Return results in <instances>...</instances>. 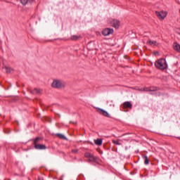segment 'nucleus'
Here are the masks:
<instances>
[{
	"instance_id": "nucleus-1",
	"label": "nucleus",
	"mask_w": 180,
	"mask_h": 180,
	"mask_svg": "<svg viewBox=\"0 0 180 180\" xmlns=\"http://www.w3.org/2000/svg\"><path fill=\"white\" fill-rule=\"evenodd\" d=\"M66 85L65 82L57 79H53L51 83V87L55 89H63V88H65Z\"/></svg>"
},
{
	"instance_id": "nucleus-2",
	"label": "nucleus",
	"mask_w": 180,
	"mask_h": 180,
	"mask_svg": "<svg viewBox=\"0 0 180 180\" xmlns=\"http://www.w3.org/2000/svg\"><path fill=\"white\" fill-rule=\"evenodd\" d=\"M155 65L156 68H158V70H161L162 71H163V70H166V68H167L168 67V65L167 64V60H165V59L164 58H160L155 63Z\"/></svg>"
},
{
	"instance_id": "nucleus-3",
	"label": "nucleus",
	"mask_w": 180,
	"mask_h": 180,
	"mask_svg": "<svg viewBox=\"0 0 180 180\" xmlns=\"http://www.w3.org/2000/svg\"><path fill=\"white\" fill-rule=\"evenodd\" d=\"M113 29L105 28L103 30L102 34L103 36H110V34H113Z\"/></svg>"
},
{
	"instance_id": "nucleus-4",
	"label": "nucleus",
	"mask_w": 180,
	"mask_h": 180,
	"mask_svg": "<svg viewBox=\"0 0 180 180\" xmlns=\"http://www.w3.org/2000/svg\"><path fill=\"white\" fill-rule=\"evenodd\" d=\"M110 25L113 27H115V29H119V27L120 26V21H119V20L114 19L110 22Z\"/></svg>"
},
{
	"instance_id": "nucleus-5",
	"label": "nucleus",
	"mask_w": 180,
	"mask_h": 180,
	"mask_svg": "<svg viewBox=\"0 0 180 180\" xmlns=\"http://www.w3.org/2000/svg\"><path fill=\"white\" fill-rule=\"evenodd\" d=\"M123 109H131L133 108V104L130 101H125L122 104Z\"/></svg>"
},
{
	"instance_id": "nucleus-6",
	"label": "nucleus",
	"mask_w": 180,
	"mask_h": 180,
	"mask_svg": "<svg viewBox=\"0 0 180 180\" xmlns=\"http://www.w3.org/2000/svg\"><path fill=\"white\" fill-rule=\"evenodd\" d=\"M41 141H43V139H41V137H37L36 139H34L33 140L34 147H35L36 146L40 144L41 143Z\"/></svg>"
},
{
	"instance_id": "nucleus-7",
	"label": "nucleus",
	"mask_w": 180,
	"mask_h": 180,
	"mask_svg": "<svg viewBox=\"0 0 180 180\" xmlns=\"http://www.w3.org/2000/svg\"><path fill=\"white\" fill-rule=\"evenodd\" d=\"M98 112L100 113V115H102L103 116H105V117H109V112H108L107 111L102 110L101 108H98L97 110Z\"/></svg>"
},
{
	"instance_id": "nucleus-8",
	"label": "nucleus",
	"mask_w": 180,
	"mask_h": 180,
	"mask_svg": "<svg viewBox=\"0 0 180 180\" xmlns=\"http://www.w3.org/2000/svg\"><path fill=\"white\" fill-rule=\"evenodd\" d=\"M81 39H82L81 35H72L70 40H72V41H77V40H81Z\"/></svg>"
},
{
	"instance_id": "nucleus-9",
	"label": "nucleus",
	"mask_w": 180,
	"mask_h": 180,
	"mask_svg": "<svg viewBox=\"0 0 180 180\" xmlns=\"http://www.w3.org/2000/svg\"><path fill=\"white\" fill-rule=\"evenodd\" d=\"M155 13L159 19H165V16H167V14H165L164 12L156 11Z\"/></svg>"
},
{
	"instance_id": "nucleus-10",
	"label": "nucleus",
	"mask_w": 180,
	"mask_h": 180,
	"mask_svg": "<svg viewBox=\"0 0 180 180\" xmlns=\"http://www.w3.org/2000/svg\"><path fill=\"white\" fill-rule=\"evenodd\" d=\"M35 150H46V148H47V147H46V145H43V144H38V145H35V146H34Z\"/></svg>"
},
{
	"instance_id": "nucleus-11",
	"label": "nucleus",
	"mask_w": 180,
	"mask_h": 180,
	"mask_svg": "<svg viewBox=\"0 0 180 180\" xmlns=\"http://www.w3.org/2000/svg\"><path fill=\"white\" fill-rule=\"evenodd\" d=\"M99 158L94 155H91V162H96V164H99Z\"/></svg>"
},
{
	"instance_id": "nucleus-12",
	"label": "nucleus",
	"mask_w": 180,
	"mask_h": 180,
	"mask_svg": "<svg viewBox=\"0 0 180 180\" xmlns=\"http://www.w3.org/2000/svg\"><path fill=\"white\" fill-rule=\"evenodd\" d=\"M173 49L175 50V51H177V53H180V45L177 42L174 43Z\"/></svg>"
},
{
	"instance_id": "nucleus-13",
	"label": "nucleus",
	"mask_w": 180,
	"mask_h": 180,
	"mask_svg": "<svg viewBox=\"0 0 180 180\" xmlns=\"http://www.w3.org/2000/svg\"><path fill=\"white\" fill-rule=\"evenodd\" d=\"M147 44H149V46H158L157 41H151L150 39L147 41Z\"/></svg>"
},
{
	"instance_id": "nucleus-14",
	"label": "nucleus",
	"mask_w": 180,
	"mask_h": 180,
	"mask_svg": "<svg viewBox=\"0 0 180 180\" xmlns=\"http://www.w3.org/2000/svg\"><path fill=\"white\" fill-rule=\"evenodd\" d=\"M143 158L144 160L145 165H148V164H150V160L148 159V157L147 155H143Z\"/></svg>"
},
{
	"instance_id": "nucleus-15",
	"label": "nucleus",
	"mask_w": 180,
	"mask_h": 180,
	"mask_svg": "<svg viewBox=\"0 0 180 180\" xmlns=\"http://www.w3.org/2000/svg\"><path fill=\"white\" fill-rule=\"evenodd\" d=\"M102 139H97L94 140V143L96 146H102Z\"/></svg>"
},
{
	"instance_id": "nucleus-16",
	"label": "nucleus",
	"mask_w": 180,
	"mask_h": 180,
	"mask_svg": "<svg viewBox=\"0 0 180 180\" xmlns=\"http://www.w3.org/2000/svg\"><path fill=\"white\" fill-rule=\"evenodd\" d=\"M56 137H58V139H61L62 140H67V138L61 134H56Z\"/></svg>"
},
{
	"instance_id": "nucleus-17",
	"label": "nucleus",
	"mask_w": 180,
	"mask_h": 180,
	"mask_svg": "<svg viewBox=\"0 0 180 180\" xmlns=\"http://www.w3.org/2000/svg\"><path fill=\"white\" fill-rule=\"evenodd\" d=\"M5 69L6 70L7 74H11V72L13 71V69H12V68H10V67H8V66H6Z\"/></svg>"
},
{
	"instance_id": "nucleus-18",
	"label": "nucleus",
	"mask_w": 180,
	"mask_h": 180,
	"mask_svg": "<svg viewBox=\"0 0 180 180\" xmlns=\"http://www.w3.org/2000/svg\"><path fill=\"white\" fill-rule=\"evenodd\" d=\"M120 140H112L113 144H116V146H122V143H120Z\"/></svg>"
},
{
	"instance_id": "nucleus-19",
	"label": "nucleus",
	"mask_w": 180,
	"mask_h": 180,
	"mask_svg": "<svg viewBox=\"0 0 180 180\" xmlns=\"http://www.w3.org/2000/svg\"><path fill=\"white\" fill-rule=\"evenodd\" d=\"M22 5H27L28 2H32L33 0H20Z\"/></svg>"
},
{
	"instance_id": "nucleus-20",
	"label": "nucleus",
	"mask_w": 180,
	"mask_h": 180,
	"mask_svg": "<svg viewBox=\"0 0 180 180\" xmlns=\"http://www.w3.org/2000/svg\"><path fill=\"white\" fill-rule=\"evenodd\" d=\"M30 92L34 95V94H40V90L37 89H34L33 91H30Z\"/></svg>"
},
{
	"instance_id": "nucleus-21",
	"label": "nucleus",
	"mask_w": 180,
	"mask_h": 180,
	"mask_svg": "<svg viewBox=\"0 0 180 180\" xmlns=\"http://www.w3.org/2000/svg\"><path fill=\"white\" fill-rule=\"evenodd\" d=\"M158 87H150V89H149V91H150V92H154V91H158Z\"/></svg>"
},
{
	"instance_id": "nucleus-22",
	"label": "nucleus",
	"mask_w": 180,
	"mask_h": 180,
	"mask_svg": "<svg viewBox=\"0 0 180 180\" xmlns=\"http://www.w3.org/2000/svg\"><path fill=\"white\" fill-rule=\"evenodd\" d=\"M84 157H86V158H89V161L91 160V153H85Z\"/></svg>"
},
{
	"instance_id": "nucleus-23",
	"label": "nucleus",
	"mask_w": 180,
	"mask_h": 180,
	"mask_svg": "<svg viewBox=\"0 0 180 180\" xmlns=\"http://www.w3.org/2000/svg\"><path fill=\"white\" fill-rule=\"evenodd\" d=\"M72 153L73 154H77L78 153V149H72Z\"/></svg>"
},
{
	"instance_id": "nucleus-24",
	"label": "nucleus",
	"mask_w": 180,
	"mask_h": 180,
	"mask_svg": "<svg viewBox=\"0 0 180 180\" xmlns=\"http://www.w3.org/2000/svg\"><path fill=\"white\" fill-rule=\"evenodd\" d=\"M38 180H44V179H43V178L38 177Z\"/></svg>"
},
{
	"instance_id": "nucleus-25",
	"label": "nucleus",
	"mask_w": 180,
	"mask_h": 180,
	"mask_svg": "<svg viewBox=\"0 0 180 180\" xmlns=\"http://www.w3.org/2000/svg\"><path fill=\"white\" fill-rule=\"evenodd\" d=\"M129 140H130V138L127 139V141H129Z\"/></svg>"
}]
</instances>
